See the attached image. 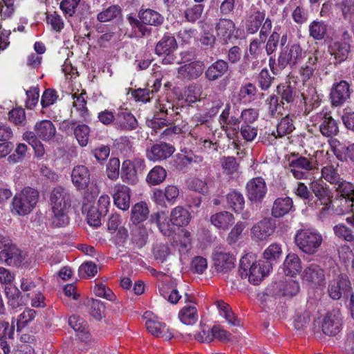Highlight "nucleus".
Returning a JSON list of instances; mask_svg holds the SVG:
<instances>
[{"instance_id":"obj_27","label":"nucleus","mask_w":354,"mask_h":354,"mask_svg":"<svg viewBox=\"0 0 354 354\" xmlns=\"http://www.w3.org/2000/svg\"><path fill=\"white\" fill-rule=\"evenodd\" d=\"M85 95L86 93L84 92H81L80 94L75 93L72 95L73 107L72 113H76L84 120H86L89 118Z\"/></svg>"},{"instance_id":"obj_38","label":"nucleus","mask_w":354,"mask_h":354,"mask_svg":"<svg viewBox=\"0 0 354 354\" xmlns=\"http://www.w3.org/2000/svg\"><path fill=\"white\" fill-rule=\"evenodd\" d=\"M139 17L142 24L153 26H160L164 21V17L159 12L151 9L140 10Z\"/></svg>"},{"instance_id":"obj_52","label":"nucleus","mask_w":354,"mask_h":354,"mask_svg":"<svg viewBox=\"0 0 354 354\" xmlns=\"http://www.w3.org/2000/svg\"><path fill=\"white\" fill-rule=\"evenodd\" d=\"M20 287L25 292L34 291L35 289L40 290L43 287V281L40 278H23Z\"/></svg>"},{"instance_id":"obj_1","label":"nucleus","mask_w":354,"mask_h":354,"mask_svg":"<svg viewBox=\"0 0 354 354\" xmlns=\"http://www.w3.org/2000/svg\"><path fill=\"white\" fill-rule=\"evenodd\" d=\"M57 135L55 125L50 120H41L35 122L33 131H27L24 133L23 138L33 147L35 154L41 157L45 153V149L41 140L51 143Z\"/></svg>"},{"instance_id":"obj_3","label":"nucleus","mask_w":354,"mask_h":354,"mask_svg":"<svg viewBox=\"0 0 354 354\" xmlns=\"http://www.w3.org/2000/svg\"><path fill=\"white\" fill-rule=\"evenodd\" d=\"M252 256L243 257L240 261L239 273L241 278H248V281L254 284H259L263 277L272 269L271 264L264 261L252 262Z\"/></svg>"},{"instance_id":"obj_32","label":"nucleus","mask_w":354,"mask_h":354,"mask_svg":"<svg viewBox=\"0 0 354 354\" xmlns=\"http://www.w3.org/2000/svg\"><path fill=\"white\" fill-rule=\"evenodd\" d=\"M190 221L189 212L181 206L174 207L170 214V222L173 225L185 226Z\"/></svg>"},{"instance_id":"obj_22","label":"nucleus","mask_w":354,"mask_h":354,"mask_svg":"<svg viewBox=\"0 0 354 354\" xmlns=\"http://www.w3.org/2000/svg\"><path fill=\"white\" fill-rule=\"evenodd\" d=\"M174 152L173 146L167 143L156 144L147 151V156L152 161H160L170 157Z\"/></svg>"},{"instance_id":"obj_44","label":"nucleus","mask_w":354,"mask_h":354,"mask_svg":"<svg viewBox=\"0 0 354 354\" xmlns=\"http://www.w3.org/2000/svg\"><path fill=\"white\" fill-rule=\"evenodd\" d=\"M166 176L165 169L160 166H156L149 172L147 181L151 185H157L162 183L165 180Z\"/></svg>"},{"instance_id":"obj_26","label":"nucleus","mask_w":354,"mask_h":354,"mask_svg":"<svg viewBox=\"0 0 354 354\" xmlns=\"http://www.w3.org/2000/svg\"><path fill=\"white\" fill-rule=\"evenodd\" d=\"M301 269V261L298 255L294 253L288 254L283 264V270L285 274L295 277L300 273Z\"/></svg>"},{"instance_id":"obj_57","label":"nucleus","mask_w":354,"mask_h":354,"mask_svg":"<svg viewBox=\"0 0 354 354\" xmlns=\"http://www.w3.org/2000/svg\"><path fill=\"white\" fill-rule=\"evenodd\" d=\"M106 174L109 179L115 180L120 174V160L118 158H111L106 166Z\"/></svg>"},{"instance_id":"obj_50","label":"nucleus","mask_w":354,"mask_h":354,"mask_svg":"<svg viewBox=\"0 0 354 354\" xmlns=\"http://www.w3.org/2000/svg\"><path fill=\"white\" fill-rule=\"evenodd\" d=\"M90 129L85 124H79L74 129L75 137L81 147H85L88 144Z\"/></svg>"},{"instance_id":"obj_55","label":"nucleus","mask_w":354,"mask_h":354,"mask_svg":"<svg viewBox=\"0 0 354 354\" xmlns=\"http://www.w3.org/2000/svg\"><path fill=\"white\" fill-rule=\"evenodd\" d=\"M204 6L201 4H196L187 8L185 11V17L187 21L194 22L201 17Z\"/></svg>"},{"instance_id":"obj_25","label":"nucleus","mask_w":354,"mask_h":354,"mask_svg":"<svg viewBox=\"0 0 354 354\" xmlns=\"http://www.w3.org/2000/svg\"><path fill=\"white\" fill-rule=\"evenodd\" d=\"M235 31L234 22L227 19H221L216 26V32L218 37L226 43L232 39Z\"/></svg>"},{"instance_id":"obj_7","label":"nucleus","mask_w":354,"mask_h":354,"mask_svg":"<svg viewBox=\"0 0 354 354\" xmlns=\"http://www.w3.org/2000/svg\"><path fill=\"white\" fill-rule=\"evenodd\" d=\"M306 56V52L297 42H290L285 47L280 48L278 63L280 66L285 68L295 66L301 62Z\"/></svg>"},{"instance_id":"obj_16","label":"nucleus","mask_w":354,"mask_h":354,"mask_svg":"<svg viewBox=\"0 0 354 354\" xmlns=\"http://www.w3.org/2000/svg\"><path fill=\"white\" fill-rule=\"evenodd\" d=\"M205 69L204 63L201 61L195 60L189 63H185L178 68V77L189 80H195L199 77Z\"/></svg>"},{"instance_id":"obj_36","label":"nucleus","mask_w":354,"mask_h":354,"mask_svg":"<svg viewBox=\"0 0 354 354\" xmlns=\"http://www.w3.org/2000/svg\"><path fill=\"white\" fill-rule=\"evenodd\" d=\"M228 65L223 60H218L208 67L205 76L209 81H214L221 77L227 71Z\"/></svg>"},{"instance_id":"obj_59","label":"nucleus","mask_w":354,"mask_h":354,"mask_svg":"<svg viewBox=\"0 0 354 354\" xmlns=\"http://www.w3.org/2000/svg\"><path fill=\"white\" fill-rule=\"evenodd\" d=\"M207 268V261L203 257H195L191 262V270L197 274H203Z\"/></svg>"},{"instance_id":"obj_24","label":"nucleus","mask_w":354,"mask_h":354,"mask_svg":"<svg viewBox=\"0 0 354 354\" xmlns=\"http://www.w3.org/2000/svg\"><path fill=\"white\" fill-rule=\"evenodd\" d=\"M251 231L254 239L263 241L273 234L274 227L270 219L264 218L255 224Z\"/></svg>"},{"instance_id":"obj_49","label":"nucleus","mask_w":354,"mask_h":354,"mask_svg":"<svg viewBox=\"0 0 354 354\" xmlns=\"http://www.w3.org/2000/svg\"><path fill=\"white\" fill-rule=\"evenodd\" d=\"M121 10L118 6H111L103 11L100 12L97 19L100 22H108L110 21L120 15Z\"/></svg>"},{"instance_id":"obj_39","label":"nucleus","mask_w":354,"mask_h":354,"mask_svg":"<svg viewBox=\"0 0 354 354\" xmlns=\"http://www.w3.org/2000/svg\"><path fill=\"white\" fill-rule=\"evenodd\" d=\"M210 221L218 229L225 230L234 223V218L231 213L222 212L212 215Z\"/></svg>"},{"instance_id":"obj_31","label":"nucleus","mask_w":354,"mask_h":354,"mask_svg":"<svg viewBox=\"0 0 354 354\" xmlns=\"http://www.w3.org/2000/svg\"><path fill=\"white\" fill-rule=\"evenodd\" d=\"M292 208V201L289 197L277 198L273 204L272 214L276 218H279L288 214Z\"/></svg>"},{"instance_id":"obj_28","label":"nucleus","mask_w":354,"mask_h":354,"mask_svg":"<svg viewBox=\"0 0 354 354\" xmlns=\"http://www.w3.org/2000/svg\"><path fill=\"white\" fill-rule=\"evenodd\" d=\"M180 321L186 325L195 324L198 319V314L195 304L191 301L186 304L178 313Z\"/></svg>"},{"instance_id":"obj_48","label":"nucleus","mask_w":354,"mask_h":354,"mask_svg":"<svg viewBox=\"0 0 354 354\" xmlns=\"http://www.w3.org/2000/svg\"><path fill=\"white\" fill-rule=\"evenodd\" d=\"M282 249L280 245L277 243L271 244L263 252V258L267 261L266 263L272 264L281 255Z\"/></svg>"},{"instance_id":"obj_18","label":"nucleus","mask_w":354,"mask_h":354,"mask_svg":"<svg viewBox=\"0 0 354 354\" xmlns=\"http://www.w3.org/2000/svg\"><path fill=\"white\" fill-rule=\"evenodd\" d=\"M150 313L147 312L144 315L146 321L145 325L150 333L158 337H162L165 339L169 340L173 337L171 330L165 324L161 323L157 320L149 318Z\"/></svg>"},{"instance_id":"obj_29","label":"nucleus","mask_w":354,"mask_h":354,"mask_svg":"<svg viewBox=\"0 0 354 354\" xmlns=\"http://www.w3.org/2000/svg\"><path fill=\"white\" fill-rule=\"evenodd\" d=\"M219 122L222 129L226 133L229 138H232L230 130L234 131L236 127L240 123L238 118L234 116L230 117V108L226 106L219 116Z\"/></svg>"},{"instance_id":"obj_5","label":"nucleus","mask_w":354,"mask_h":354,"mask_svg":"<svg viewBox=\"0 0 354 354\" xmlns=\"http://www.w3.org/2000/svg\"><path fill=\"white\" fill-rule=\"evenodd\" d=\"M0 261L9 266H20L24 264L26 257V252L21 251L8 239L0 236Z\"/></svg>"},{"instance_id":"obj_4","label":"nucleus","mask_w":354,"mask_h":354,"mask_svg":"<svg viewBox=\"0 0 354 354\" xmlns=\"http://www.w3.org/2000/svg\"><path fill=\"white\" fill-rule=\"evenodd\" d=\"M295 241L303 252L313 254L320 248L323 238L317 230L304 229L297 231L295 236Z\"/></svg>"},{"instance_id":"obj_34","label":"nucleus","mask_w":354,"mask_h":354,"mask_svg":"<svg viewBox=\"0 0 354 354\" xmlns=\"http://www.w3.org/2000/svg\"><path fill=\"white\" fill-rule=\"evenodd\" d=\"M151 221L155 222L160 231L165 236H169L171 234L173 224L170 222L167 214L165 212H158L153 214L151 216Z\"/></svg>"},{"instance_id":"obj_6","label":"nucleus","mask_w":354,"mask_h":354,"mask_svg":"<svg viewBox=\"0 0 354 354\" xmlns=\"http://www.w3.org/2000/svg\"><path fill=\"white\" fill-rule=\"evenodd\" d=\"M310 189L316 197V200L308 201V205L312 208L320 211L322 216H325L326 212L330 209L333 195L330 190L324 187L317 181H313Z\"/></svg>"},{"instance_id":"obj_56","label":"nucleus","mask_w":354,"mask_h":354,"mask_svg":"<svg viewBox=\"0 0 354 354\" xmlns=\"http://www.w3.org/2000/svg\"><path fill=\"white\" fill-rule=\"evenodd\" d=\"M335 155L339 160L348 159L354 162V143L349 145L348 146L340 147L339 149H336L335 151Z\"/></svg>"},{"instance_id":"obj_15","label":"nucleus","mask_w":354,"mask_h":354,"mask_svg":"<svg viewBox=\"0 0 354 354\" xmlns=\"http://www.w3.org/2000/svg\"><path fill=\"white\" fill-rule=\"evenodd\" d=\"M315 122H320L319 130L322 134L326 137H332L337 134L339 131L336 121L325 111H322L313 117Z\"/></svg>"},{"instance_id":"obj_14","label":"nucleus","mask_w":354,"mask_h":354,"mask_svg":"<svg viewBox=\"0 0 354 354\" xmlns=\"http://www.w3.org/2000/svg\"><path fill=\"white\" fill-rule=\"evenodd\" d=\"M342 329V317L339 310L328 312L324 318L322 330L328 335H335Z\"/></svg>"},{"instance_id":"obj_17","label":"nucleus","mask_w":354,"mask_h":354,"mask_svg":"<svg viewBox=\"0 0 354 354\" xmlns=\"http://www.w3.org/2000/svg\"><path fill=\"white\" fill-rule=\"evenodd\" d=\"M51 209H62L70 210L71 196L69 192L61 187L55 188L50 197Z\"/></svg>"},{"instance_id":"obj_9","label":"nucleus","mask_w":354,"mask_h":354,"mask_svg":"<svg viewBox=\"0 0 354 354\" xmlns=\"http://www.w3.org/2000/svg\"><path fill=\"white\" fill-rule=\"evenodd\" d=\"M213 268L219 274H226L235 266V257L221 249L216 250L212 256Z\"/></svg>"},{"instance_id":"obj_54","label":"nucleus","mask_w":354,"mask_h":354,"mask_svg":"<svg viewBox=\"0 0 354 354\" xmlns=\"http://www.w3.org/2000/svg\"><path fill=\"white\" fill-rule=\"evenodd\" d=\"M316 165V160H315L313 158L308 159L305 157H299L296 160L291 161L290 164V167H296L299 169H302L306 171H309L313 169Z\"/></svg>"},{"instance_id":"obj_41","label":"nucleus","mask_w":354,"mask_h":354,"mask_svg":"<svg viewBox=\"0 0 354 354\" xmlns=\"http://www.w3.org/2000/svg\"><path fill=\"white\" fill-rule=\"evenodd\" d=\"M68 209H52L51 225L56 227L66 226L69 223Z\"/></svg>"},{"instance_id":"obj_62","label":"nucleus","mask_w":354,"mask_h":354,"mask_svg":"<svg viewBox=\"0 0 354 354\" xmlns=\"http://www.w3.org/2000/svg\"><path fill=\"white\" fill-rule=\"evenodd\" d=\"M15 11V0H0V15L2 18L10 17Z\"/></svg>"},{"instance_id":"obj_13","label":"nucleus","mask_w":354,"mask_h":354,"mask_svg":"<svg viewBox=\"0 0 354 354\" xmlns=\"http://www.w3.org/2000/svg\"><path fill=\"white\" fill-rule=\"evenodd\" d=\"M301 277L304 282L315 287L323 286L326 281L324 270L315 263L305 268Z\"/></svg>"},{"instance_id":"obj_51","label":"nucleus","mask_w":354,"mask_h":354,"mask_svg":"<svg viewBox=\"0 0 354 354\" xmlns=\"http://www.w3.org/2000/svg\"><path fill=\"white\" fill-rule=\"evenodd\" d=\"M264 18V13L259 11L255 12L254 14L251 15L248 19V31L252 34L255 33L258 30Z\"/></svg>"},{"instance_id":"obj_58","label":"nucleus","mask_w":354,"mask_h":354,"mask_svg":"<svg viewBox=\"0 0 354 354\" xmlns=\"http://www.w3.org/2000/svg\"><path fill=\"white\" fill-rule=\"evenodd\" d=\"M335 235L344 241H348L351 239L352 230L344 224H337L333 227Z\"/></svg>"},{"instance_id":"obj_47","label":"nucleus","mask_w":354,"mask_h":354,"mask_svg":"<svg viewBox=\"0 0 354 354\" xmlns=\"http://www.w3.org/2000/svg\"><path fill=\"white\" fill-rule=\"evenodd\" d=\"M87 306L89 314L95 319L100 320L104 316V306L101 301L91 299Z\"/></svg>"},{"instance_id":"obj_40","label":"nucleus","mask_w":354,"mask_h":354,"mask_svg":"<svg viewBox=\"0 0 354 354\" xmlns=\"http://www.w3.org/2000/svg\"><path fill=\"white\" fill-rule=\"evenodd\" d=\"M227 203L230 208L239 214L243 209L245 199L241 193L233 191L227 195Z\"/></svg>"},{"instance_id":"obj_43","label":"nucleus","mask_w":354,"mask_h":354,"mask_svg":"<svg viewBox=\"0 0 354 354\" xmlns=\"http://www.w3.org/2000/svg\"><path fill=\"white\" fill-rule=\"evenodd\" d=\"M295 129V126L293 124L292 120L288 116L283 118L277 127V135L273 133H272V136L274 138H277V137H283L286 135L290 134Z\"/></svg>"},{"instance_id":"obj_23","label":"nucleus","mask_w":354,"mask_h":354,"mask_svg":"<svg viewBox=\"0 0 354 354\" xmlns=\"http://www.w3.org/2000/svg\"><path fill=\"white\" fill-rule=\"evenodd\" d=\"M82 212L86 215L88 223L95 227L100 225L101 218L104 216L103 214H101L95 203L89 201L87 197H86V201L84 202Z\"/></svg>"},{"instance_id":"obj_35","label":"nucleus","mask_w":354,"mask_h":354,"mask_svg":"<svg viewBox=\"0 0 354 354\" xmlns=\"http://www.w3.org/2000/svg\"><path fill=\"white\" fill-rule=\"evenodd\" d=\"M121 178L124 182L131 185L136 184L138 180L135 165L129 160H126L122 163Z\"/></svg>"},{"instance_id":"obj_10","label":"nucleus","mask_w":354,"mask_h":354,"mask_svg":"<svg viewBox=\"0 0 354 354\" xmlns=\"http://www.w3.org/2000/svg\"><path fill=\"white\" fill-rule=\"evenodd\" d=\"M328 295L333 299H339L342 296L351 292V286L348 277L345 274H339L331 280L328 288Z\"/></svg>"},{"instance_id":"obj_21","label":"nucleus","mask_w":354,"mask_h":354,"mask_svg":"<svg viewBox=\"0 0 354 354\" xmlns=\"http://www.w3.org/2000/svg\"><path fill=\"white\" fill-rule=\"evenodd\" d=\"M349 84L342 80L333 85L330 91V99L333 105L339 106L350 97Z\"/></svg>"},{"instance_id":"obj_30","label":"nucleus","mask_w":354,"mask_h":354,"mask_svg":"<svg viewBox=\"0 0 354 354\" xmlns=\"http://www.w3.org/2000/svg\"><path fill=\"white\" fill-rule=\"evenodd\" d=\"M115 127L122 130H133L138 126L136 118L131 113L120 112L114 123Z\"/></svg>"},{"instance_id":"obj_20","label":"nucleus","mask_w":354,"mask_h":354,"mask_svg":"<svg viewBox=\"0 0 354 354\" xmlns=\"http://www.w3.org/2000/svg\"><path fill=\"white\" fill-rule=\"evenodd\" d=\"M71 180L73 185L79 190L87 188L91 182L88 169L84 165H77L71 172Z\"/></svg>"},{"instance_id":"obj_33","label":"nucleus","mask_w":354,"mask_h":354,"mask_svg":"<svg viewBox=\"0 0 354 354\" xmlns=\"http://www.w3.org/2000/svg\"><path fill=\"white\" fill-rule=\"evenodd\" d=\"M213 334H209L207 336L203 337L201 334L196 337V340L202 343H209L214 339L220 341H229L231 339V334L221 328L220 326H214L212 327Z\"/></svg>"},{"instance_id":"obj_45","label":"nucleus","mask_w":354,"mask_h":354,"mask_svg":"<svg viewBox=\"0 0 354 354\" xmlns=\"http://www.w3.org/2000/svg\"><path fill=\"white\" fill-rule=\"evenodd\" d=\"M217 307L220 310V315L223 317L227 323L232 326H239V321L234 316L232 309L226 303L219 301H217Z\"/></svg>"},{"instance_id":"obj_11","label":"nucleus","mask_w":354,"mask_h":354,"mask_svg":"<svg viewBox=\"0 0 354 354\" xmlns=\"http://www.w3.org/2000/svg\"><path fill=\"white\" fill-rule=\"evenodd\" d=\"M180 195L179 188L174 185H169L165 189H156L153 192L152 201L160 206H166V202L174 204Z\"/></svg>"},{"instance_id":"obj_64","label":"nucleus","mask_w":354,"mask_h":354,"mask_svg":"<svg viewBox=\"0 0 354 354\" xmlns=\"http://www.w3.org/2000/svg\"><path fill=\"white\" fill-rule=\"evenodd\" d=\"M337 191L341 194L342 197L354 198V187L352 184L346 181H339L337 183Z\"/></svg>"},{"instance_id":"obj_61","label":"nucleus","mask_w":354,"mask_h":354,"mask_svg":"<svg viewBox=\"0 0 354 354\" xmlns=\"http://www.w3.org/2000/svg\"><path fill=\"white\" fill-rule=\"evenodd\" d=\"M93 292L96 296L104 298L109 301H114L115 299V295L113 291L109 288H106L104 284L95 286Z\"/></svg>"},{"instance_id":"obj_37","label":"nucleus","mask_w":354,"mask_h":354,"mask_svg":"<svg viewBox=\"0 0 354 354\" xmlns=\"http://www.w3.org/2000/svg\"><path fill=\"white\" fill-rule=\"evenodd\" d=\"M350 45L346 41H337L333 42L329 47L330 54L334 55L337 62H341L345 60L348 55Z\"/></svg>"},{"instance_id":"obj_8","label":"nucleus","mask_w":354,"mask_h":354,"mask_svg":"<svg viewBox=\"0 0 354 354\" xmlns=\"http://www.w3.org/2000/svg\"><path fill=\"white\" fill-rule=\"evenodd\" d=\"M177 47L178 44L174 37L166 34L157 43L155 52L158 56H165L162 59V63L164 64H173L174 61L172 54L177 49Z\"/></svg>"},{"instance_id":"obj_53","label":"nucleus","mask_w":354,"mask_h":354,"mask_svg":"<svg viewBox=\"0 0 354 354\" xmlns=\"http://www.w3.org/2000/svg\"><path fill=\"white\" fill-rule=\"evenodd\" d=\"M221 163L225 174L231 175L238 171L239 165L234 157H223Z\"/></svg>"},{"instance_id":"obj_63","label":"nucleus","mask_w":354,"mask_h":354,"mask_svg":"<svg viewBox=\"0 0 354 354\" xmlns=\"http://www.w3.org/2000/svg\"><path fill=\"white\" fill-rule=\"evenodd\" d=\"M240 133L245 140L252 142L256 138L258 130L257 128L254 126L250 124H242Z\"/></svg>"},{"instance_id":"obj_12","label":"nucleus","mask_w":354,"mask_h":354,"mask_svg":"<svg viewBox=\"0 0 354 354\" xmlns=\"http://www.w3.org/2000/svg\"><path fill=\"white\" fill-rule=\"evenodd\" d=\"M246 194L252 202H261L266 196L268 189L265 180L256 177L250 180L246 184Z\"/></svg>"},{"instance_id":"obj_42","label":"nucleus","mask_w":354,"mask_h":354,"mask_svg":"<svg viewBox=\"0 0 354 354\" xmlns=\"http://www.w3.org/2000/svg\"><path fill=\"white\" fill-rule=\"evenodd\" d=\"M149 209L144 202L136 203L131 209V220L134 223H139L147 219Z\"/></svg>"},{"instance_id":"obj_19","label":"nucleus","mask_w":354,"mask_h":354,"mask_svg":"<svg viewBox=\"0 0 354 354\" xmlns=\"http://www.w3.org/2000/svg\"><path fill=\"white\" fill-rule=\"evenodd\" d=\"M113 198L114 205L117 207L124 211L127 210L130 206V189L124 185H115L114 186Z\"/></svg>"},{"instance_id":"obj_46","label":"nucleus","mask_w":354,"mask_h":354,"mask_svg":"<svg viewBox=\"0 0 354 354\" xmlns=\"http://www.w3.org/2000/svg\"><path fill=\"white\" fill-rule=\"evenodd\" d=\"M327 32V26L323 21H314L309 25L310 35L316 40L322 39Z\"/></svg>"},{"instance_id":"obj_60","label":"nucleus","mask_w":354,"mask_h":354,"mask_svg":"<svg viewBox=\"0 0 354 354\" xmlns=\"http://www.w3.org/2000/svg\"><path fill=\"white\" fill-rule=\"evenodd\" d=\"M340 206L336 209V212L339 214H344L349 212H354V198L341 197L339 199Z\"/></svg>"},{"instance_id":"obj_2","label":"nucleus","mask_w":354,"mask_h":354,"mask_svg":"<svg viewBox=\"0 0 354 354\" xmlns=\"http://www.w3.org/2000/svg\"><path fill=\"white\" fill-rule=\"evenodd\" d=\"M38 199L39 194L36 189L26 187L14 196L10 212L15 216H25L35 209Z\"/></svg>"}]
</instances>
